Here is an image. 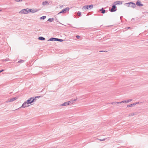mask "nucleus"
<instances>
[{"label": "nucleus", "mask_w": 148, "mask_h": 148, "mask_svg": "<svg viewBox=\"0 0 148 148\" xmlns=\"http://www.w3.org/2000/svg\"><path fill=\"white\" fill-rule=\"evenodd\" d=\"M93 8V5L91 4L90 5H85L84 6L82 7V9L83 11H84L88 10L89 8H90V9H92Z\"/></svg>", "instance_id": "obj_1"}, {"label": "nucleus", "mask_w": 148, "mask_h": 148, "mask_svg": "<svg viewBox=\"0 0 148 148\" xmlns=\"http://www.w3.org/2000/svg\"><path fill=\"white\" fill-rule=\"evenodd\" d=\"M125 5L128 7L134 8L136 7V4L133 2H129L125 3Z\"/></svg>", "instance_id": "obj_2"}, {"label": "nucleus", "mask_w": 148, "mask_h": 148, "mask_svg": "<svg viewBox=\"0 0 148 148\" xmlns=\"http://www.w3.org/2000/svg\"><path fill=\"white\" fill-rule=\"evenodd\" d=\"M36 97L35 98L34 97H32L31 98L29 99H28L27 101V102L29 104L30 103H31L33 102H34V101L36 100L35 98H38L39 97Z\"/></svg>", "instance_id": "obj_3"}, {"label": "nucleus", "mask_w": 148, "mask_h": 148, "mask_svg": "<svg viewBox=\"0 0 148 148\" xmlns=\"http://www.w3.org/2000/svg\"><path fill=\"white\" fill-rule=\"evenodd\" d=\"M73 103V101H68V102H64V103L60 105V106H66L67 105H69L70 103L72 104Z\"/></svg>", "instance_id": "obj_4"}, {"label": "nucleus", "mask_w": 148, "mask_h": 148, "mask_svg": "<svg viewBox=\"0 0 148 148\" xmlns=\"http://www.w3.org/2000/svg\"><path fill=\"white\" fill-rule=\"evenodd\" d=\"M27 9H22L21 10L19 13L20 14H28L29 12V10H27Z\"/></svg>", "instance_id": "obj_5"}, {"label": "nucleus", "mask_w": 148, "mask_h": 148, "mask_svg": "<svg viewBox=\"0 0 148 148\" xmlns=\"http://www.w3.org/2000/svg\"><path fill=\"white\" fill-rule=\"evenodd\" d=\"M69 10V7H66V8H64L62 10L59 12L58 14H60V13H65L66 11H68Z\"/></svg>", "instance_id": "obj_6"}, {"label": "nucleus", "mask_w": 148, "mask_h": 148, "mask_svg": "<svg viewBox=\"0 0 148 148\" xmlns=\"http://www.w3.org/2000/svg\"><path fill=\"white\" fill-rule=\"evenodd\" d=\"M29 12L33 13H35L38 11V10L36 8L29 9Z\"/></svg>", "instance_id": "obj_7"}, {"label": "nucleus", "mask_w": 148, "mask_h": 148, "mask_svg": "<svg viewBox=\"0 0 148 148\" xmlns=\"http://www.w3.org/2000/svg\"><path fill=\"white\" fill-rule=\"evenodd\" d=\"M16 97H14L9 99L8 101H6V103H8L9 102H11L14 101L17 99Z\"/></svg>", "instance_id": "obj_8"}, {"label": "nucleus", "mask_w": 148, "mask_h": 148, "mask_svg": "<svg viewBox=\"0 0 148 148\" xmlns=\"http://www.w3.org/2000/svg\"><path fill=\"white\" fill-rule=\"evenodd\" d=\"M136 5L138 6L141 7L143 6V5L141 3V1L139 0L136 1Z\"/></svg>", "instance_id": "obj_9"}, {"label": "nucleus", "mask_w": 148, "mask_h": 148, "mask_svg": "<svg viewBox=\"0 0 148 148\" xmlns=\"http://www.w3.org/2000/svg\"><path fill=\"white\" fill-rule=\"evenodd\" d=\"M27 103V102H25L23 103L22 104L21 107H23V108H25L29 106L28 105V104Z\"/></svg>", "instance_id": "obj_10"}, {"label": "nucleus", "mask_w": 148, "mask_h": 148, "mask_svg": "<svg viewBox=\"0 0 148 148\" xmlns=\"http://www.w3.org/2000/svg\"><path fill=\"white\" fill-rule=\"evenodd\" d=\"M116 7L115 5H113L112 6V8L110 9V11L111 12H113L116 11L115 9Z\"/></svg>", "instance_id": "obj_11"}, {"label": "nucleus", "mask_w": 148, "mask_h": 148, "mask_svg": "<svg viewBox=\"0 0 148 148\" xmlns=\"http://www.w3.org/2000/svg\"><path fill=\"white\" fill-rule=\"evenodd\" d=\"M114 5H120L122 4V2L120 1H116L114 3Z\"/></svg>", "instance_id": "obj_12"}, {"label": "nucleus", "mask_w": 148, "mask_h": 148, "mask_svg": "<svg viewBox=\"0 0 148 148\" xmlns=\"http://www.w3.org/2000/svg\"><path fill=\"white\" fill-rule=\"evenodd\" d=\"M48 4H49V3H48V2L47 1H45L43 2L42 3V5L43 6L47 5Z\"/></svg>", "instance_id": "obj_13"}, {"label": "nucleus", "mask_w": 148, "mask_h": 148, "mask_svg": "<svg viewBox=\"0 0 148 148\" xmlns=\"http://www.w3.org/2000/svg\"><path fill=\"white\" fill-rule=\"evenodd\" d=\"M48 41H57V38H50Z\"/></svg>", "instance_id": "obj_14"}, {"label": "nucleus", "mask_w": 148, "mask_h": 148, "mask_svg": "<svg viewBox=\"0 0 148 148\" xmlns=\"http://www.w3.org/2000/svg\"><path fill=\"white\" fill-rule=\"evenodd\" d=\"M135 106V104H134V103H133L132 104H131L130 105H127V107L128 108H129V107H130L133 106Z\"/></svg>", "instance_id": "obj_15"}, {"label": "nucleus", "mask_w": 148, "mask_h": 148, "mask_svg": "<svg viewBox=\"0 0 148 148\" xmlns=\"http://www.w3.org/2000/svg\"><path fill=\"white\" fill-rule=\"evenodd\" d=\"M100 11H101V12L102 14H104L105 12L106 11L105 10H104L103 8L101 9H100L99 10Z\"/></svg>", "instance_id": "obj_16"}, {"label": "nucleus", "mask_w": 148, "mask_h": 148, "mask_svg": "<svg viewBox=\"0 0 148 148\" xmlns=\"http://www.w3.org/2000/svg\"><path fill=\"white\" fill-rule=\"evenodd\" d=\"M54 20L53 18H49L48 19V21L50 22H52Z\"/></svg>", "instance_id": "obj_17"}, {"label": "nucleus", "mask_w": 148, "mask_h": 148, "mask_svg": "<svg viewBox=\"0 0 148 148\" xmlns=\"http://www.w3.org/2000/svg\"><path fill=\"white\" fill-rule=\"evenodd\" d=\"M38 39H39L40 40H45V38L42 37H40L38 38Z\"/></svg>", "instance_id": "obj_18"}, {"label": "nucleus", "mask_w": 148, "mask_h": 148, "mask_svg": "<svg viewBox=\"0 0 148 148\" xmlns=\"http://www.w3.org/2000/svg\"><path fill=\"white\" fill-rule=\"evenodd\" d=\"M135 115V114L134 113L132 112L130 114H129L128 115V116H132Z\"/></svg>", "instance_id": "obj_19"}, {"label": "nucleus", "mask_w": 148, "mask_h": 148, "mask_svg": "<svg viewBox=\"0 0 148 148\" xmlns=\"http://www.w3.org/2000/svg\"><path fill=\"white\" fill-rule=\"evenodd\" d=\"M46 18V16H43L41 17L40 18V19H42V20H44V19H45Z\"/></svg>", "instance_id": "obj_20"}, {"label": "nucleus", "mask_w": 148, "mask_h": 148, "mask_svg": "<svg viewBox=\"0 0 148 148\" xmlns=\"http://www.w3.org/2000/svg\"><path fill=\"white\" fill-rule=\"evenodd\" d=\"M81 12H78L77 13V15L79 16H80L81 15Z\"/></svg>", "instance_id": "obj_21"}, {"label": "nucleus", "mask_w": 148, "mask_h": 148, "mask_svg": "<svg viewBox=\"0 0 148 148\" xmlns=\"http://www.w3.org/2000/svg\"><path fill=\"white\" fill-rule=\"evenodd\" d=\"M57 41L60 42H62L63 41V40L62 39L57 38Z\"/></svg>", "instance_id": "obj_22"}, {"label": "nucleus", "mask_w": 148, "mask_h": 148, "mask_svg": "<svg viewBox=\"0 0 148 148\" xmlns=\"http://www.w3.org/2000/svg\"><path fill=\"white\" fill-rule=\"evenodd\" d=\"M124 102H125V103H127L129 102L128 100H127V99L125 100H124Z\"/></svg>", "instance_id": "obj_23"}, {"label": "nucleus", "mask_w": 148, "mask_h": 148, "mask_svg": "<svg viewBox=\"0 0 148 148\" xmlns=\"http://www.w3.org/2000/svg\"><path fill=\"white\" fill-rule=\"evenodd\" d=\"M141 102H140V103H141ZM134 104H135V105H136V104H139L140 103V102H136V103H134Z\"/></svg>", "instance_id": "obj_24"}, {"label": "nucleus", "mask_w": 148, "mask_h": 148, "mask_svg": "<svg viewBox=\"0 0 148 148\" xmlns=\"http://www.w3.org/2000/svg\"><path fill=\"white\" fill-rule=\"evenodd\" d=\"M16 2H20V1H22V0H14Z\"/></svg>", "instance_id": "obj_25"}, {"label": "nucleus", "mask_w": 148, "mask_h": 148, "mask_svg": "<svg viewBox=\"0 0 148 148\" xmlns=\"http://www.w3.org/2000/svg\"><path fill=\"white\" fill-rule=\"evenodd\" d=\"M24 62L23 60H20V61H18V62H19L22 63V62Z\"/></svg>", "instance_id": "obj_26"}, {"label": "nucleus", "mask_w": 148, "mask_h": 148, "mask_svg": "<svg viewBox=\"0 0 148 148\" xmlns=\"http://www.w3.org/2000/svg\"><path fill=\"white\" fill-rule=\"evenodd\" d=\"M76 100H77V99H75L73 100H71V101H73V103L75 101H76Z\"/></svg>", "instance_id": "obj_27"}, {"label": "nucleus", "mask_w": 148, "mask_h": 148, "mask_svg": "<svg viewBox=\"0 0 148 148\" xmlns=\"http://www.w3.org/2000/svg\"><path fill=\"white\" fill-rule=\"evenodd\" d=\"M120 102L121 104L122 103H125V102H124V100L122 101H121Z\"/></svg>", "instance_id": "obj_28"}, {"label": "nucleus", "mask_w": 148, "mask_h": 148, "mask_svg": "<svg viewBox=\"0 0 148 148\" xmlns=\"http://www.w3.org/2000/svg\"><path fill=\"white\" fill-rule=\"evenodd\" d=\"M76 37L77 39H79L80 38V36L78 35H77L76 36Z\"/></svg>", "instance_id": "obj_29"}, {"label": "nucleus", "mask_w": 148, "mask_h": 148, "mask_svg": "<svg viewBox=\"0 0 148 148\" xmlns=\"http://www.w3.org/2000/svg\"><path fill=\"white\" fill-rule=\"evenodd\" d=\"M132 101V99H128V101L129 102Z\"/></svg>", "instance_id": "obj_30"}, {"label": "nucleus", "mask_w": 148, "mask_h": 148, "mask_svg": "<svg viewBox=\"0 0 148 148\" xmlns=\"http://www.w3.org/2000/svg\"><path fill=\"white\" fill-rule=\"evenodd\" d=\"M112 104H115L116 103V102H112L111 103Z\"/></svg>", "instance_id": "obj_31"}, {"label": "nucleus", "mask_w": 148, "mask_h": 148, "mask_svg": "<svg viewBox=\"0 0 148 148\" xmlns=\"http://www.w3.org/2000/svg\"><path fill=\"white\" fill-rule=\"evenodd\" d=\"M63 7V5H61L60 6V9L62 8Z\"/></svg>", "instance_id": "obj_32"}, {"label": "nucleus", "mask_w": 148, "mask_h": 148, "mask_svg": "<svg viewBox=\"0 0 148 148\" xmlns=\"http://www.w3.org/2000/svg\"><path fill=\"white\" fill-rule=\"evenodd\" d=\"M116 103L117 104H121V103H120V102H116Z\"/></svg>", "instance_id": "obj_33"}, {"label": "nucleus", "mask_w": 148, "mask_h": 148, "mask_svg": "<svg viewBox=\"0 0 148 148\" xmlns=\"http://www.w3.org/2000/svg\"><path fill=\"white\" fill-rule=\"evenodd\" d=\"M4 71L3 70H1L0 71V73Z\"/></svg>", "instance_id": "obj_34"}, {"label": "nucleus", "mask_w": 148, "mask_h": 148, "mask_svg": "<svg viewBox=\"0 0 148 148\" xmlns=\"http://www.w3.org/2000/svg\"><path fill=\"white\" fill-rule=\"evenodd\" d=\"M105 140V139H103V140H101V141H104V140Z\"/></svg>", "instance_id": "obj_35"}, {"label": "nucleus", "mask_w": 148, "mask_h": 148, "mask_svg": "<svg viewBox=\"0 0 148 148\" xmlns=\"http://www.w3.org/2000/svg\"><path fill=\"white\" fill-rule=\"evenodd\" d=\"M127 28L128 29H130V27H127Z\"/></svg>", "instance_id": "obj_36"}, {"label": "nucleus", "mask_w": 148, "mask_h": 148, "mask_svg": "<svg viewBox=\"0 0 148 148\" xmlns=\"http://www.w3.org/2000/svg\"><path fill=\"white\" fill-rule=\"evenodd\" d=\"M1 11V10H0V11Z\"/></svg>", "instance_id": "obj_37"}, {"label": "nucleus", "mask_w": 148, "mask_h": 148, "mask_svg": "<svg viewBox=\"0 0 148 148\" xmlns=\"http://www.w3.org/2000/svg\"><path fill=\"white\" fill-rule=\"evenodd\" d=\"M7 60H6V61H7Z\"/></svg>", "instance_id": "obj_38"}, {"label": "nucleus", "mask_w": 148, "mask_h": 148, "mask_svg": "<svg viewBox=\"0 0 148 148\" xmlns=\"http://www.w3.org/2000/svg\"><path fill=\"white\" fill-rule=\"evenodd\" d=\"M7 60H6V61H7Z\"/></svg>", "instance_id": "obj_39"}]
</instances>
